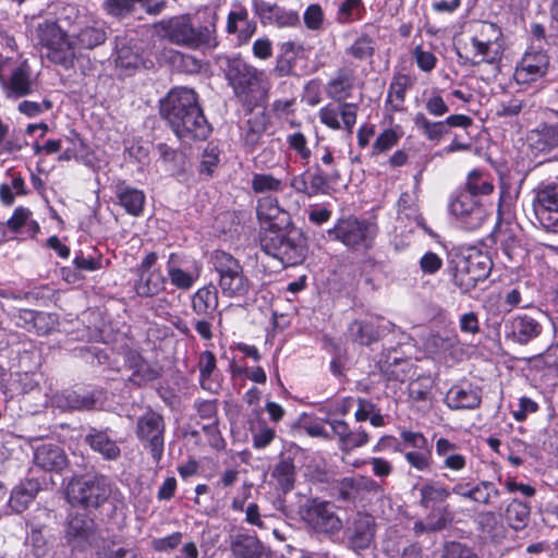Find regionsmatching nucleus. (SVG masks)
<instances>
[{"label":"nucleus","instance_id":"1","mask_svg":"<svg viewBox=\"0 0 558 558\" xmlns=\"http://www.w3.org/2000/svg\"><path fill=\"white\" fill-rule=\"evenodd\" d=\"M160 114L183 142L206 140L211 132L197 95L191 88H172L160 101Z\"/></svg>","mask_w":558,"mask_h":558},{"label":"nucleus","instance_id":"2","mask_svg":"<svg viewBox=\"0 0 558 558\" xmlns=\"http://www.w3.org/2000/svg\"><path fill=\"white\" fill-rule=\"evenodd\" d=\"M355 76L352 70L341 68L326 85V94L329 98L340 104L335 107L327 105L318 111L319 120L331 130L343 129L352 134L356 123L359 106L344 100L351 96L354 87Z\"/></svg>","mask_w":558,"mask_h":558},{"label":"nucleus","instance_id":"3","mask_svg":"<svg viewBox=\"0 0 558 558\" xmlns=\"http://www.w3.org/2000/svg\"><path fill=\"white\" fill-rule=\"evenodd\" d=\"M226 76L234 96L244 106L258 105L267 97L270 89L267 73L240 57L228 60Z\"/></svg>","mask_w":558,"mask_h":558},{"label":"nucleus","instance_id":"4","mask_svg":"<svg viewBox=\"0 0 558 558\" xmlns=\"http://www.w3.org/2000/svg\"><path fill=\"white\" fill-rule=\"evenodd\" d=\"M259 246L266 255L278 259L283 267L301 264L306 254L305 238L292 223L259 233Z\"/></svg>","mask_w":558,"mask_h":558},{"label":"nucleus","instance_id":"5","mask_svg":"<svg viewBox=\"0 0 558 558\" xmlns=\"http://www.w3.org/2000/svg\"><path fill=\"white\" fill-rule=\"evenodd\" d=\"M165 36L189 49H211L217 46L215 25L194 26L190 15H180L160 23Z\"/></svg>","mask_w":558,"mask_h":558},{"label":"nucleus","instance_id":"6","mask_svg":"<svg viewBox=\"0 0 558 558\" xmlns=\"http://www.w3.org/2000/svg\"><path fill=\"white\" fill-rule=\"evenodd\" d=\"M65 495L72 506L97 509L110 497L111 486L104 475H85L70 481Z\"/></svg>","mask_w":558,"mask_h":558},{"label":"nucleus","instance_id":"7","mask_svg":"<svg viewBox=\"0 0 558 558\" xmlns=\"http://www.w3.org/2000/svg\"><path fill=\"white\" fill-rule=\"evenodd\" d=\"M328 234L350 250L365 251L373 244L377 226L367 219L349 216L339 219L335 227L328 230Z\"/></svg>","mask_w":558,"mask_h":558},{"label":"nucleus","instance_id":"8","mask_svg":"<svg viewBox=\"0 0 558 558\" xmlns=\"http://www.w3.org/2000/svg\"><path fill=\"white\" fill-rule=\"evenodd\" d=\"M213 265L219 274V288L225 296L241 298L248 293L251 282L244 275L240 262L231 254L223 251L214 252Z\"/></svg>","mask_w":558,"mask_h":558},{"label":"nucleus","instance_id":"9","mask_svg":"<svg viewBox=\"0 0 558 558\" xmlns=\"http://www.w3.org/2000/svg\"><path fill=\"white\" fill-rule=\"evenodd\" d=\"M0 85L8 99H20L31 95L36 86L26 60L14 63L11 58L0 56Z\"/></svg>","mask_w":558,"mask_h":558},{"label":"nucleus","instance_id":"10","mask_svg":"<svg viewBox=\"0 0 558 558\" xmlns=\"http://www.w3.org/2000/svg\"><path fill=\"white\" fill-rule=\"evenodd\" d=\"M37 38L47 48V58L64 68L72 65L75 52L74 46L66 34L53 21L38 24Z\"/></svg>","mask_w":558,"mask_h":558},{"label":"nucleus","instance_id":"11","mask_svg":"<svg viewBox=\"0 0 558 558\" xmlns=\"http://www.w3.org/2000/svg\"><path fill=\"white\" fill-rule=\"evenodd\" d=\"M303 518L316 534L331 536L338 534L343 527L337 507L331 501L310 500L304 508Z\"/></svg>","mask_w":558,"mask_h":558},{"label":"nucleus","instance_id":"12","mask_svg":"<svg viewBox=\"0 0 558 558\" xmlns=\"http://www.w3.org/2000/svg\"><path fill=\"white\" fill-rule=\"evenodd\" d=\"M165 430L163 416L155 411L149 410L137 418L136 436L156 463H159L163 456Z\"/></svg>","mask_w":558,"mask_h":558},{"label":"nucleus","instance_id":"13","mask_svg":"<svg viewBox=\"0 0 558 558\" xmlns=\"http://www.w3.org/2000/svg\"><path fill=\"white\" fill-rule=\"evenodd\" d=\"M448 208L449 213L469 230L480 228L487 219V210L482 202L462 190L451 194Z\"/></svg>","mask_w":558,"mask_h":558},{"label":"nucleus","instance_id":"14","mask_svg":"<svg viewBox=\"0 0 558 558\" xmlns=\"http://www.w3.org/2000/svg\"><path fill=\"white\" fill-rule=\"evenodd\" d=\"M533 210L546 230L558 232V182H543L534 189Z\"/></svg>","mask_w":558,"mask_h":558},{"label":"nucleus","instance_id":"15","mask_svg":"<svg viewBox=\"0 0 558 558\" xmlns=\"http://www.w3.org/2000/svg\"><path fill=\"white\" fill-rule=\"evenodd\" d=\"M490 269V260L487 256L481 253L470 254L457 262L453 282L462 292H470L477 282L488 277Z\"/></svg>","mask_w":558,"mask_h":558},{"label":"nucleus","instance_id":"16","mask_svg":"<svg viewBox=\"0 0 558 558\" xmlns=\"http://www.w3.org/2000/svg\"><path fill=\"white\" fill-rule=\"evenodd\" d=\"M170 283L181 291H189L199 279L201 264L184 253H170L166 264Z\"/></svg>","mask_w":558,"mask_h":558},{"label":"nucleus","instance_id":"17","mask_svg":"<svg viewBox=\"0 0 558 558\" xmlns=\"http://www.w3.org/2000/svg\"><path fill=\"white\" fill-rule=\"evenodd\" d=\"M550 58L542 49L530 48L517 63L514 81L519 85H530L547 75Z\"/></svg>","mask_w":558,"mask_h":558},{"label":"nucleus","instance_id":"18","mask_svg":"<svg viewBox=\"0 0 558 558\" xmlns=\"http://www.w3.org/2000/svg\"><path fill=\"white\" fill-rule=\"evenodd\" d=\"M376 534L375 518L368 513L357 512L345 530L348 547L353 551L371 547Z\"/></svg>","mask_w":558,"mask_h":558},{"label":"nucleus","instance_id":"19","mask_svg":"<svg viewBox=\"0 0 558 558\" xmlns=\"http://www.w3.org/2000/svg\"><path fill=\"white\" fill-rule=\"evenodd\" d=\"M256 214L260 226L259 233L275 231L291 223L289 213L282 209L277 197L271 195L258 198Z\"/></svg>","mask_w":558,"mask_h":558},{"label":"nucleus","instance_id":"20","mask_svg":"<svg viewBox=\"0 0 558 558\" xmlns=\"http://www.w3.org/2000/svg\"><path fill=\"white\" fill-rule=\"evenodd\" d=\"M424 349L433 359L449 362L457 359L461 353V344L454 331H439L430 333L424 340Z\"/></svg>","mask_w":558,"mask_h":558},{"label":"nucleus","instance_id":"21","mask_svg":"<svg viewBox=\"0 0 558 558\" xmlns=\"http://www.w3.org/2000/svg\"><path fill=\"white\" fill-rule=\"evenodd\" d=\"M506 337L519 344H527L543 330L541 323L529 314H515L505 323Z\"/></svg>","mask_w":558,"mask_h":558},{"label":"nucleus","instance_id":"22","mask_svg":"<svg viewBox=\"0 0 558 558\" xmlns=\"http://www.w3.org/2000/svg\"><path fill=\"white\" fill-rule=\"evenodd\" d=\"M254 11L265 26L283 28L293 27L299 23V14L295 11L264 0L254 2Z\"/></svg>","mask_w":558,"mask_h":558},{"label":"nucleus","instance_id":"23","mask_svg":"<svg viewBox=\"0 0 558 558\" xmlns=\"http://www.w3.org/2000/svg\"><path fill=\"white\" fill-rule=\"evenodd\" d=\"M84 440L94 452L107 461H116L121 457V448L109 427H88Z\"/></svg>","mask_w":558,"mask_h":558},{"label":"nucleus","instance_id":"24","mask_svg":"<svg viewBox=\"0 0 558 558\" xmlns=\"http://www.w3.org/2000/svg\"><path fill=\"white\" fill-rule=\"evenodd\" d=\"M420 505L428 513L446 510L447 523L452 519L449 506L446 504L447 499L452 493V487L448 488L439 482H426L420 488Z\"/></svg>","mask_w":558,"mask_h":558},{"label":"nucleus","instance_id":"25","mask_svg":"<svg viewBox=\"0 0 558 558\" xmlns=\"http://www.w3.org/2000/svg\"><path fill=\"white\" fill-rule=\"evenodd\" d=\"M95 522L87 514H72L69 518L65 537L75 548L85 549L95 539Z\"/></svg>","mask_w":558,"mask_h":558},{"label":"nucleus","instance_id":"26","mask_svg":"<svg viewBox=\"0 0 558 558\" xmlns=\"http://www.w3.org/2000/svg\"><path fill=\"white\" fill-rule=\"evenodd\" d=\"M230 550L234 558H271V550L256 535L235 533L230 536Z\"/></svg>","mask_w":558,"mask_h":558},{"label":"nucleus","instance_id":"27","mask_svg":"<svg viewBox=\"0 0 558 558\" xmlns=\"http://www.w3.org/2000/svg\"><path fill=\"white\" fill-rule=\"evenodd\" d=\"M435 451L436 456L440 459V468L451 474H459L466 468V456L460 452L459 446L448 438H438L436 440Z\"/></svg>","mask_w":558,"mask_h":558},{"label":"nucleus","instance_id":"28","mask_svg":"<svg viewBox=\"0 0 558 558\" xmlns=\"http://www.w3.org/2000/svg\"><path fill=\"white\" fill-rule=\"evenodd\" d=\"M256 23L250 19L248 11L241 4H233L227 17V33L235 34L239 44H246L256 32Z\"/></svg>","mask_w":558,"mask_h":558},{"label":"nucleus","instance_id":"29","mask_svg":"<svg viewBox=\"0 0 558 558\" xmlns=\"http://www.w3.org/2000/svg\"><path fill=\"white\" fill-rule=\"evenodd\" d=\"M380 371L388 380L403 383L415 375V367L411 360L403 359L392 350L379 361Z\"/></svg>","mask_w":558,"mask_h":558},{"label":"nucleus","instance_id":"30","mask_svg":"<svg viewBox=\"0 0 558 558\" xmlns=\"http://www.w3.org/2000/svg\"><path fill=\"white\" fill-rule=\"evenodd\" d=\"M34 462L45 471L61 472L68 464L64 450L56 444H43L34 453Z\"/></svg>","mask_w":558,"mask_h":558},{"label":"nucleus","instance_id":"31","mask_svg":"<svg viewBox=\"0 0 558 558\" xmlns=\"http://www.w3.org/2000/svg\"><path fill=\"white\" fill-rule=\"evenodd\" d=\"M383 331V327L378 322L372 319H355L348 328L350 339L362 345H371L377 342Z\"/></svg>","mask_w":558,"mask_h":558},{"label":"nucleus","instance_id":"32","mask_svg":"<svg viewBox=\"0 0 558 558\" xmlns=\"http://www.w3.org/2000/svg\"><path fill=\"white\" fill-rule=\"evenodd\" d=\"M40 484L37 480H25L16 485L11 492L9 505L16 513H22L33 502L38 492Z\"/></svg>","mask_w":558,"mask_h":558},{"label":"nucleus","instance_id":"33","mask_svg":"<svg viewBox=\"0 0 558 558\" xmlns=\"http://www.w3.org/2000/svg\"><path fill=\"white\" fill-rule=\"evenodd\" d=\"M218 291L213 284L199 288L192 295L191 307L197 316L213 317V313L218 308Z\"/></svg>","mask_w":558,"mask_h":558},{"label":"nucleus","instance_id":"34","mask_svg":"<svg viewBox=\"0 0 558 558\" xmlns=\"http://www.w3.org/2000/svg\"><path fill=\"white\" fill-rule=\"evenodd\" d=\"M134 290L140 296H155L165 290L167 277L161 270L136 272Z\"/></svg>","mask_w":558,"mask_h":558},{"label":"nucleus","instance_id":"35","mask_svg":"<svg viewBox=\"0 0 558 558\" xmlns=\"http://www.w3.org/2000/svg\"><path fill=\"white\" fill-rule=\"evenodd\" d=\"M310 197L326 195L329 193L330 183L340 179V172L337 168L324 170L318 163L314 166V171L307 170Z\"/></svg>","mask_w":558,"mask_h":558},{"label":"nucleus","instance_id":"36","mask_svg":"<svg viewBox=\"0 0 558 558\" xmlns=\"http://www.w3.org/2000/svg\"><path fill=\"white\" fill-rule=\"evenodd\" d=\"M107 39L105 23L93 21L80 27L75 34V45L82 49H94Z\"/></svg>","mask_w":558,"mask_h":558},{"label":"nucleus","instance_id":"37","mask_svg":"<svg viewBox=\"0 0 558 558\" xmlns=\"http://www.w3.org/2000/svg\"><path fill=\"white\" fill-rule=\"evenodd\" d=\"M531 146L542 153H549L558 147V123L542 124L529 135Z\"/></svg>","mask_w":558,"mask_h":558},{"label":"nucleus","instance_id":"38","mask_svg":"<svg viewBox=\"0 0 558 558\" xmlns=\"http://www.w3.org/2000/svg\"><path fill=\"white\" fill-rule=\"evenodd\" d=\"M118 203L131 216L143 213L146 196L142 190L129 185H119L116 191Z\"/></svg>","mask_w":558,"mask_h":558},{"label":"nucleus","instance_id":"39","mask_svg":"<svg viewBox=\"0 0 558 558\" xmlns=\"http://www.w3.org/2000/svg\"><path fill=\"white\" fill-rule=\"evenodd\" d=\"M126 365L131 371L129 380L136 386H142L158 377V373L137 353L130 352Z\"/></svg>","mask_w":558,"mask_h":558},{"label":"nucleus","instance_id":"40","mask_svg":"<svg viewBox=\"0 0 558 558\" xmlns=\"http://www.w3.org/2000/svg\"><path fill=\"white\" fill-rule=\"evenodd\" d=\"M412 78L407 74L393 75L387 94V105L391 111H402L404 109L407 90L412 86Z\"/></svg>","mask_w":558,"mask_h":558},{"label":"nucleus","instance_id":"41","mask_svg":"<svg viewBox=\"0 0 558 558\" xmlns=\"http://www.w3.org/2000/svg\"><path fill=\"white\" fill-rule=\"evenodd\" d=\"M487 488H483L482 481L474 483L472 480L461 478L454 481L452 493L456 496L481 505H489Z\"/></svg>","mask_w":558,"mask_h":558},{"label":"nucleus","instance_id":"42","mask_svg":"<svg viewBox=\"0 0 558 558\" xmlns=\"http://www.w3.org/2000/svg\"><path fill=\"white\" fill-rule=\"evenodd\" d=\"M494 184L488 173L473 169L468 173L465 187L461 189L463 192L471 193L475 198L480 195H489L494 192Z\"/></svg>","mask_w":558,"mask_h":558},{"label":"nucleus","instance_id":"43","mask_svg":"<svg viewBox=\"0 0 558 558\" xmlns=\"http://www.w3.org/2000/svg\"><path fill=\"white\" fill-rule=\"evenodd\" d=\"M141 58L138 53L126 44L117 46L116 51V70L120 76L131 75L140 65Z\"/></svg>","mask_w":558,"mask_h":558},{"label":"nucleus","instance_id":"44","mask_svg":"<svg viewBox=\"0 0 558 558\" xmlns=\"http://www.w3.org/2000/svg\"><path fill=\"white\" fill-rule=\"evenodd\" d=\"M446 402L451 409H474L480 405L481 398L472 389L452 387L446 396Z\"/></svg>","mask_w":558,"mask_h":558},{"label":"nucleus","instance_id":"45","mask_svg":"<svg viewBox=\"0 0 558 558\" xmlns=\"http://www.w3.org/2000/svg\"><path fill=\"white\" fill-rule=\"evenodd\" d=\"M530 513L531 508L527 504L513 499L506 508L505 518L511 529L521 531L527 525Z\"/></svg>","mask_w":558,"mask_h":558},{"label":"nucleus","instance_id":"46","mask_svg":"<svg viewBox=\"0 0 558 558\" xmlns=\"http://www.w3.org/2000/svg\"><path fill=\"white\" fill-rule=\"evenodd\" d=\"M251 187L257 194L279 193L283 191L284 183L271 173H254Z\"/></svg>","mask_w":558,"mask_h":558},{"label":"nucleus","instance_id":"47","mask_svg":"<svg viewBox=\"0 0 558 558\" xmlns=\"http://www.w3.org/2000/svg\"><path fill=\"white\" fill-rule=\"evenodd\" d=\"M414 124L427 140L433 142H439L448 132L444 121H430L423 113L415 114Z\"/></svg>","mask_w":558,"mask_h":558},{"label":"nucleus","instance_id":"48","mask_svg":"<svg viewBox=\"0 0 558 558\" xmlns=\"http://www.w3.org/2000/svg\"><path fill=\"white\" fill-rule=\"evenodd\" d=\"M448 525L446 510L428 513L425 521H416L413 526L415 535L434 533L444 530Z\"/></svg>","mask_w":558,"mask_h":558},{"label":"nucleus","instance_id":"49","mask_svg":"<svg viewBox=\"0 0 558 558\" xmlns=\"http://www.w3.org/2000/svg\"><path fill=\"white\" fill-rule=\"evenodd\" d=\"M97 558H136L134 550L122 546L114 539H102L97 546Z\"/></svg>","mask_w":558,"mask_h":558},{"label":"nucleus","instance_id":"50","mask_svg":"<svg viewBox=\"0 0 558 558\" xmlns=\"http://www.w3.org/2000/svg\"><path fill=\"white\" fill-rule=\"evenodd\" d=\"M434 381L429 376H418L409 383V398L414 402L428 401L432 398Z\"/></svg>","mask_w":558,"mask_h":558},{"label":"nucleus","instance_id":"51","mask_svg":"<svg viewBox=\"0 0 558 558\" xmlns=\"http://www.w3.org/2000/svg\"><path fill=\"white\" fill-rule=\"evenodd\" d=\"M278 486L283 493H288L293 488L294 484V465L290 460L280 461L272 471Z\"/></svg>","mask_w":558,"mask_h":558},{"label":"nucleus","instance_id":"52","mask_svg":"<svg viewBox=\"0 0 558 558\" xmlns=\"http://www.w3.org/2000/svg\"><path fill=\"white\" fill-rule=\"evenodd\" d=\"M471 44L474 49V58H477L474 63H492L499 56V45L478 40V38H471Z\"/></svg>","mask_w":558,"mask_h":558},{"label":"nucleus","instance_id":"53","mask_svg":"<svg viewBox=\"0 0 558 558\" xmlns=\"http://www.w3.org/2000/svg\"><path fill=\"white\" fill-rule=\"evenodd\" d=\"M375 52L374 40L367 36L362 35L354 40V43L347 49V53L355 59L365 60L372 58Z\"/></svg>","mask_w":558,"mask_h":558},{"label":"nucleus","instance_id":"54","mask_svg":"<svg viewBox=\"0 0 558 558\" xmlns=\"http://www.w3.org/2000/svg\"><path fill=\"white\" fill-rule=\"evenodd\" d=\"M287 144L290 149L295 151L304 163L311 159L312 151L307 145V140L302 132H294L287 136Z\"/></svg>","mask_w":558,"mask_h":558},{"label":"nucleus","instance_id":"55","mask_svg":"<svg viewBox=\"0 0 558 558\" xmlns=\"http://www.w3.org/2000/svg\"><path fill=\"white\" fill-rule=\"evenodd\" d=\"M364 10L362 0H344L339 5V20L344 23L360 20Z\"/></svg>","mask_w":558,"mask_h":558},{"label":"nucleus","instance_id":"56","mask_svg":"<svg viewBox=\"0 0 558 558\" xmlns=\"http://www.w3.org/2000/svg\"><path fill=\"white\" fill-rule=\"evenodd\" d=\"M102 9L108 15L121 20L132 14L135 7L129 0H105Z\"/></svg>","mask_w":558,"mask_h":558},{"label":"nucleus","instance_id":"57","mask_svg":"<svg viewBox=\"0 0 558 558\" xmlns=\"http://www.w3.org/2000/svg\"><path fill=\"white\" fill-rule=\"evenodd\" d=\"M253 446L256 449H264L275 439L276 430L265 422H258L255 428H252Z\"/></svg>","mask_w":558,"mask_h":558},{"label":"nucleus","instance_id":"58","mask_svg":"<svg viewBox=\"0 0 558 558\" xmlns=\"http://www.w3.org/2000/svg\"><path fill=\"white\" fill-rule=\"evenodd\" d=\"M407 462L417 471L427 472L432 468V453L428 448L404 453Z\"/></svg>","mask_w":558,"mask_h":558},{"label":"nucleus","instance_id":"59","mask_svg":"<svg viewBox=\"0 0 558 558\" xmlns=\"http://www.w3.org/2000/svg\"><path fill=\"white\" fill-rule=\"evenodd\" d=\"M28 541L32 546V553L36 558H41L47 555L49 547L47 539L43 534V526H36L32 523Z\"/></svg>","mask_w":558,"mask_h":558},{"label":"nucleus","instance_id":"60","mask_svg":"<svg viewBox=\"0 0 558 558\" xmlns=\"http://www.w3.org/2000/svg\"><path fill=\"white\" fill-rule=\"evenodd\" d=\"M369 441V436L366 433L365 429L362 427H359L355 430H349L348 437L345 438L344 442L342 444L340 450L348 454L352 450L365 446Z\"/></svg>","mask_w":558,"mask_h":558},{"label":"nucleus","instance_id":"61","mask_svg":"<svg viewBox=\"0 0 558 558\" xmlns=\"http://www.w3.org/2000/svg\"><path fill=\"white\" fill-rule=\"evenodd\" d=\"M501 35V31L496 24L490 22H481L478 23L475 35L472 38H478V40L498 45V40Z\"/></svg>","mask_w":558,"mask_h":558},{"label":"nucleus","instance_id":"62","mask_svg":"<svg viewBox=\"0 0 558 558\" xmlns=\"http://www.w3.org/2000/svg\"><path fill=\"white\" fill-rule=\"evenodd\" d=\"M52 108V101L45 99L41 102L23 100L17 105V111L27 118H36Z\"/></svg>","mask_w":558,"mask_h":558},{"label":"nucleus","instance_id":"63","mask_svg":"<svg viewBox=\"0 0 558 558\" xmlns=\"http://www.w3.org/2000/svg\"><path fill=\"white\" fill-rule=\"evenodd\" d=\"M400 137H401V134L398 133L397 130L387 129L384 132H381L378 135V137L376 138V141L373 145V150L375 153H384V151L390 149L391 147H393L395 145H397Z\"/></svg>","mask_w":558,"mask_h":558},{"label":"nucleus","instance_id":"64","mask_svg":"<svg viewBox=\"0 0 558 558\" xmlns=\"http://www.w3.org/2000/svg\"><path fill=\"white\" fill-rule=\"evenodd\" d=\"M182 537L181 532H174L163 537L154 538L151 541V548L158 553H169L182 543Z\"/></svg>","mask_w":558,"mask_h":558}]
</instances>
